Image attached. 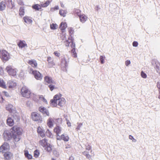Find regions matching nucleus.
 Returning <instances> with one entry per match:
<instances>
[{
    "mask_svg": "<svg viewBox=\"0 0 160 160\" xmlns=\"http://www.w3.org/2000/svg\"><path fill=\"white\" fill-rule=\"evenodd\" d=\"M62 130V128L58 126L57 125L53 129V132L56 133L57 138L59 136Z\"/></svg>",
    "mask_w": 160,
    "mask_h": 160,
    "instance_id": "f8f14e48",
    "label": "nucleus"
},
{
    "mask_svg": "<svg viewBox=\"0 0 160 160\" xmlns=\"http://www.w3.org/2000/svg\"><path fill=\"white\" fill-rule=\"evenodd\" d=\"M82 123H78V126L77 128H76V130L77 131H78L79 130H80L82 126Z\"/></svg>",
    "mask_w": 160,
    "mask_h": 160,
    "instance_id": "79ce46f5",
    "label": "nucleus"
},
{
    "mask_svg": "<svg viewBox=\"0 0 160 160\" xmlns=\"http://www.w3.org/2000/svg\"><path fill=\"white\" fill-rule=\"evenodd\" d=\"M54 54L56 56L59 57L60 56V53L58 52L57 51H55L54 52Z\"/></svg>",
    "mask_w": 160,
    "mask_h": 160,
    "instance_id": "3c124183",
    "label": "nucleus"
},
{
    "mask_svg": "<svg viewBox=\"0 0 160 160\" xmlns=\"http://www.w3.org/2000/svg\"><path fill=\"white\" fill-rule=\"evenodd\" d=\"M31 118L34 121L41 122L42 118L40 115L36 112H33L31 113Z\"/></svg>",
    "mask_w": 160,
    "mask_h": 160,
    "instance_id": "39448f33",
    "label": "nucleus"
},
{
    "mask_svg": "<svg viewBox=\"0 0 160 160\" xmlns=\"http://www.w3.org/2000/svg\"><path fill=\"white\" fill-rule=\"evenodd\" d=\"M4 100L3 98L2 95L0 93V102H3Z\"/></svg>",
    "mask_w": 160,
    "mask_h": 160,
    "instance_id": "49530a36",
    "label": "nucleus"
},
{
    "mask_svg": "<svg viewBox=\"0 0 160 160\" xmlns=\"http://www.w3.org/2000/svg\"><path fill=\"white\" fill-rule=\"evenodd\" d=\"M51 160H56L54 158H52L51 159Z\"/></svg>",
    "mask_w": 160,
    "mask_h": 160,
    "instance_id": "69168bd1",
    "label": "nucleus"
},
{
    "mask_svg": "<svg viewBox=\"0 0 160 160\" xmlns=\"http://www.w3.org/2000/svg\"><path fill=\"white\" fill-rule=\"evenodd\" d=\"M69 160H73V158L72 157H70L69 158Z\"/></svg>",
    "mask_w": 160,
    "mask_h": 160,
    "instance_id": "052dcab7",
    "label": "nucleus"
},
{
    "mask_svg": "<svg viewBox=\"0 0 160 160\" xmlns=\"http://www.w3.org/2000/svg\"><path fill=\"white\" fill-rule=\"evenodd\" d=\"M105 58V57L102 56H101L100 57V60L102 64L104 63V59Z\"/></svg>",
    "mask_w": 160,
    "mask_h": 160,
    "instance_id": "a19ab883",
    "label": "nucleus"
},
{
    "mask_svg": "<svg viewBox=\"0 0 160 160\" xmlns=\"http://www.w3.org/2000/svg\"><path fill=\"white\" fill-rule=\"evenodd\" d=\"M58 25L56 24L52 23L51 25L50 28L52 29H55L58 28Z\"/></svg>",
    "mask_w": 160,
    "mask_h": 160,
    "instance_id": "58836bf2",
    "label": "nucleus"
},
{
    "mask_svg": "<svg viewBox=\"0 0 160 160\" xmlns=\"http://www.w3.org/2000/svg\"><path fill=\"white\" fill-rule=\"evenodd\" d=\"M2 92L4 93L5 95L7 97H8L9 96V94L8 93V92L6 91H3Z\"/></svg>",
    "mask_w": 160,
    "mask_h": 160,
    "instance_id": "6e6d98bb",
    "label": "nucleus"
},
{
    "mask_svg": "<svg viewBox=\"0 0 160 160\" xmlns=\"http://www.w3.org/2000/svg\"><path fill=\"white\" fill-rule=\"evenodd\" d=\"M138 44V42L136 41L132 43L133 46L134 47H137Z\"/></svg>",
    "mask_w": 160,
    "mask_h": 160,
    "instance_id": "603ef678",
    "label": "nucleus"
},
{
    "mask_svg": "<svg viewBox=\"0 0 160 160\" xmlns=\"http://www.w3.org/2000/svg\"><path fill=\"white\" fill-rule=\"evenodd\" d=\"M67 27V24L65 22H61L59 27L60 29L62 30H64Z\"/></svg>",
    "mask_w": 160,
    "mask_h": 160,
    "instance_id": "a878e982",
    "label": "nucleus"
},
{
    "mask_svg": "<svg viewBox=\"0 0 160 160\" xmlns=\"http://www.w3.org/2000/svg\"><path fill=\"white\" fill-rule=\"evenodd\" d=\"M48 87L49 88L50 90L51 91H52L54 89L56 88L55 87V86L52 84H50L49 85Z\"/></svg>",
    "mask_w": 160,
    "mask_h": 160,
    "instance_id": "37998d69",
    "label": "nucleus"
},
{
    "mask_svg": "<svg viewBox=\"0 0 160 160\" xmlns=\"http://www.w3.org/2000/svg\"><path fill=\"white\" fill-rule=\"evenodd\" d=\"M80 21L82 23L85 22L88 19L87 17L84 14L79 15Z\"/></svg>",
    "mask_w": 160,
    "mask_h": 160,
    "instance_id": "4be33fe9",
    "label": "nucleus"
},
{
    "mask_svg": "<svg viewBox=\"0 0 160 160\" xmlns=\"http://www.w3.org/2000/svg\"><path fill=\"white\" fill-rule=\"evenodd\" d=\"M62 95L60 93L55 95L53 97V99L51 100L50 104L51 106L54 107L57 106V101H58V105L60 107H63L65 105L66 101L65 98H62Z\"/></svg>",
    "mask_w": 160,
    "mask_h": 160,
    "instance_id": "f03ea898",
    "label": "nucleus"
},
{
    "mask_svg": "<svg viewBox=\"0 0 160 160\" xmlns=\"http://www.w3.org/2000/svg\"><path fill=\"white\" fill-rule=\"evenodd\" d=\"M28 63L33 68H35L37 66L38 64L35 60H29Z\"/></svg>",
    "mask_w": 160,
    "mask_h": 160,
    "instance_id": "412c9836",
    "label": "nucleus"
},
{
    "mask_svg": "<svg viewBox=\"0 0 160 160\" xmlns=\"http://www.w3.org/2000/svg\"><path fill=\"white\" fill-rule=\"evenodd\" d=\"M0 87L4 89H6L7 88V86L5 82L3 79L1 78H0Z\"/></svg>",
    "mask_w": 160,
    "mask_h": 160,
    "instance_id": "5701e85b",
    "label": "nucleus"
},
{
    "mask_svg": "<svg viewBox=\"0 0 160 160\" xmlns=\"http://www.w3.org/2000/svg\"><path fill=\"white\" fill-rule=\"evenodd\" d=\"M71 53L72 56L75 58L77 57V54L75 51V48H73L71 50Z\"/></svg>",
    "mask_w": 160,
    "mask_h": 160,
    "instance_id": "f704fd0d",
    "label": "nucleus"
},
{
    "mask_svg": "<svg viewBox=\"0 0 160 160\" xmlns=\"http://www.w3.org/2000/svg\"><path fill=\"white\" fill-rule=\"evenodd\" d=\"M7 85L9 88H13L16 86L17 83L13 81L9 80L7 82Z\"/></svg>",
    "mask_w": 160,
    "mask_h": 160,
    "instance_id": "dca6fc26",
    "label": "nucleus"
},
{
    "mask_svg": "<svg viewBox=\"0 0 160 160\" xmlns=\"http://www.w3.org/2000/svg\"><path fill=\"white\" fill-rule=\"evenodd\" d=\"M158 98L160 99V95H159V96L158 97Z\"/></svg>",
    "mask_w": 160,
    "mask_h": 160,
    "instance_id": "774afa93",
    "label": "nucleus"
},
{
    "mask_svg": "<svg viewBox=\"0 0 160 160\" xmlns=\"http://www.w3.org/2000/svg\"><path fill=\"white\" fill-rule=\"evenodd\" d=\"M22 133L20 128L15 125L10 129L9 132H4V137L5 135L7 136V139L8 140H10L11 138H12L16 142H18L20 140V136L21 135Z\"/></svg>",
    "mask_w": 160,
    "mask_h": 160,
    "instance_id": "f257e3e1",
    "label": "nucleus"
},
{
    "mask_svg": "<svg viewBox=\"0 0 160 160\" xmlns=\"http://www.w3.org/2000/svg\"><path fill=\"white\" fill-rule=\"evenodd\" d=\"M32 73L34 75L35 78L38 80H41L42 79V76L41 73L36 70L33 71Z\"/></svg>",
    "mask_w": 160,
    "mask_h": 160,
    "instance_id": "9d476101",
    "label": "nucleus"
},
{
    "mask_svg": "<svg viewBox=\"0 0 160 160\" xmlns=\"http://www.w3.org/2000/svg\"><path fill=\"white\" fill-rule=\"evenodd\" d=\"M3 156L5 160H9L13 157V155L10 152H6L4 153Z\"/></svg>",
    "mask_w": 160,
    "mask_h": 160,
    "instance_id": "9b49d317",
    "label": "nucleus"
},
{
    "mask_svg": "<svg viewBox=\"0 0 160 160\" xmlns=\"http://www.w3.org/2000/svg\"><path fill=\"white\" fill-rule=\"evenodd\" d=\"M52 146L50 144L48 143L45 147V149L48 152H51L52 151Z\"/></svg>",
    "mask_w": 160,
    "mask_h": 160,
    "instance_id": "cd10ccee",
    "label": "nucleus"
},
{
    "mask_svg": "<svg viewBox=\"0 0 160 160\" xmlns=\"http://www.w3.org/2000/svg\"><path fill=\"white\" fill-rule=\"evenodd\" d=\"M57 139L59 140H63L64 142H68L69 141V138L68 135L63 134L60 136H58L57 138Z\"/></svg>",
    "mask_w": 160,
    "mask_h": 160,
    "instance_id": "1a4fd4ad",
    "label": "nucleus"
},
{
    "mask_svg": "<svg viewBox=\"0 0 160 160\" xmlns=\"http://www.w3.org/2000/svg\"><path fill=\"white\" fill-rule=\"evenodd\" d=\"M6 108H7V110H8L9 111H11V109H8L7 107H6Z\"/></svg>",
    "mask_w": 160,
    "mask_h": 160,
    "instance_id": "338daca9",
    "label": "nucleus"
},
{
    "mask_svg": "<svg viewBox=\"0 0 160 160\" xmlns=\"http://www.w3.org/2000/svg\"><path fill=\"white\" fill-rule=\"evenodd\" d=\"M88 151H85L82 152V154L86 157L87 158L90 160L91 159L92 155H90Z\"/></svg>",
    "mask_w": 160,
    "mask_h": 160,
    "instance_id": "393cba45",
    "label": "nucleus"
},
{
    "mask_svg": "<svg viewBox=\"0 0 160 160\" xmlns=\"http://www.w3.org/2000/svg\"><path fill=\"white\" fill-rule=\"evenodd\" d=\"M24 21L27 23L29 24L32 22V20L29 17L25 16L23 18Z\"/></svg>",
    "mask_w": 160,
    "mask_h": 160,
    "instance_id": "bb28decb",
    "label": "nucleus"
},
{
    "mask_svg": "<svg viewBox=\"0 0 160 160\" xmlns=\"http://www.w3.org/2000/svg\"><path fill=\"white\" fill-rule=\"evenodd\" d=\"M39 155V151L38 150H36L34 151V156L35 158H38Z\"/></svg>",
    "mask_w": 160,
    "mask_h": 160,
    "instance_id": "e433bc0d",
    "label": "nucleus"
},
{
    "mask_svg": "<svg viewBox=\"0 0 160 160\" xmlns=\"http://www.w3.org/2000/svg\"><path fill=\"white\" fill-rule=\"evenodd\" d=\"M39 110L43 115H45V116H49V112L46 108L43 107H41L39 108Z\"/></svg>",
    "mask_w": 160,
    "mask_h": 160,
    "instance_id": "4468645a",
    "label": "nucleus"
},
{
    "mask_svg": "<svg viewBox=\"0 0 160 160\" xmlns=\"http://www.w3.org/2000/svg\"><path fill=\"white\" fill-rule=\"evenodd\" d=\"M19 47L22 48L27 46V44L24 41H20L18 44Z\"/></svg>",
    "mask_w": 160,
    "mask_h": 160,
    "instance_id": "c85d7f7f",
    "label": "nucleus"
},
{
    "mask_svg": "<svg viewBox=\"0 0 160 160\" xmlns=\"http://www.w3.org/2000/svg\"><path fill=\"white\" fill-rule=\"evenodd\" d=\"M52 9H54V10H58L59 9V7L58 6H57L55 8H52Z\"/></svg>",
    "mask_w": 160,
    "mask_h": 160,
    "instance_id": "13d9d810",
    "label": "nucleus"
},
{
    "mask_svg": "<svg viewBox=\"0 0 160 160\" xmlns=\"http://www.w3.org/2000/svg\"><path fill=\"white\" fill-rule=\"evenodd\" d=\"M5 70L9 75L12 76H16L18 72L16 68H14L11 66H7L5 68Z\"/></svg>",
    "mask_w": 160,
    "mask_h": 160,
    "instance_id": "423d86ee",
    "label": "nucleus"
},
{
    "mask_svg": "<svg viewBox=\"0 0 160 160\" xmlns=\"http://www.w3.org/2000/svg\"><path fill=\"white\" fill-rule=\"evenodd\" d=\"M18 3L20 5H24L23 2L22 0H17Z\"/></svg>",
    "mask_w": 160,
    "mask_h": 160,
    "instance_id": "a18cd8bd",
    "label": "nucleus"
},
{
    "mask_svg": "<svg viewBox=\"0 0 160 160\" xmlns=\"http://www.w3.org/2000/svg\"><path fill=\"white\" fill-rule=\"evenodd\" d=\"M65 62V67H67L68 66V63L66 60H64Z\"/></svg>",
    "mask_w": 160,
    "mask_h": 160,
    "instance_id": "bf43d9fd",
    "label": "nucleus"
},
{
    "mask_svg": "<svg viewBox=\"0 0 160 160\" xmlns=\"http://www.w3.org/2000/svg\"><path fill=\"white\" fill-rule=\"evenodd\" d=\"M21 94L23 97L29 98H30L32 93L28 88L25 87H23L21 89Z\"/></svg>",
    "mask_w": 160,
    "mask_h": 160,
    "instance_id": "20e7f679",
    "label": "nucleus"
},
{
    "mask_svg": "<svg viewBox=\"0 0 160 160\" xmlns=\"http://www.w3.org/2000/svg\"><path fill=\"white\" fill-rule=\"evenodd\" d=\"M85 149L87 151H90V152L92 153V150L91 146L88 144H87L85 145Z\"/></svg>",
    "mask_w": 160,
    "mask_h": 160,
    "instance_id": "473e14b6",
    "label": "nucleus"
},
{
    "mask_svg": "<svg viewBox=\"0 0 160 160\" xmlns=\"http://www.w3.org/2000/svg\"><path fill=\"white\" fill-rule=\"evenodd\" d=\"M44 80L48 84H55V82L52 80V78L49 76H45L44 78Z\"/></svg>",
    "mask_w": 160,
    "mask_h": 160,
    "instance_id": "a211bd4d",
    "label": "nucleus"
},
{
    "mask_svg": "<svg viewBox=\"0 0 160 160\" xmlns=\"http://www.w3.org/2000/svg\"><path fill=\"white\" fill-rule=\"evenodd\" d=\"M9 145L7 142H4L0 147V151L1 152H3L5 151H7L9 149Z\"/></svg>",
    "mask_w": 160,
    "mask_h": 160,
    "instance_id": "6e6552de",
    "label": "nucleus"
},
{
    "mask_svg": "<svg viewBox=\"0 0 160 160\" xmlns=\"http://www.w3.org/2000/svg\"><path fill=\"white\" fill-rule=\"evenodd\" d=\"M69 32L70 34H72L73 32V28H68Z\"/></svg>",
    "mask_w": 160,
    "mask_h": 160,
    "instance_id": "8fccbe9b",
    "label": "nucleus"
},
{
    "mask_svg": "<svg viewBox=\"0 0 160 160\" xmlns=\"http://www.w3.org/2000/svg\"><path fill=\"white\" fill-rule=\"evenodd\" d=\"M71 148V146L69 144H67L66 145L65 148L66 149H68L69 148Z\"/></svg>",
    "mask_w": 160,
    "mask_h": 160,
    "instance_id": "4d7b16f0",
    "label": "nucleus"
},
{
    "mask_svg": "<svg viewBox=\"0 0 160 160\" xmlns=\"http://www.w3.org/2000/svg\"><path fill=\"white\" fill-rule=\"evenodd\" d=\"M38 134L42 138L45 137L46 136L44 130L40 126H38L37 130Z\"/></svg>",
    "mask_w": 160,
    "mask_h": 160,
    "instance_id": "0eeeda50",
    "label": "nucleus"
},
{
    "mask_svg": "<svg viewBox=\"0 0 160 160\" xmlns=\"http://www.w3.org/2000/svg\"><path fill=\"white\" fill-rule=\"evenodd\" d=\"M158 88L159 89V94L160 95V87L159 86H158Z\"/></svg>",
    "mask_w": 160,
    "mask_h": 160,
    "instance_id": "0e129e2a",
    "label": "nucleus"
},
{
    "mask_svg": "<svg viewBox=\"0 0 160 160\" xmlns=\"http://www.w3.org/2000/svg\"><path fill=\"white\" fill-rule=\"evenodd\" d=\"M5 2L8 7H10V5L11 4L12 6L11 8V9H13L15 7V5L14 3L12 2V0H5Z\"/></svg>",
    "mask_w": 160,
    "mask_h": 160,
    "instance_id": "b1692460",
    "label": "nucleus"
},
{
    "mask_svg": "<svg viewBox=\"0 0 160 160\" xmlns=\"http://www.w3.org/2000/svg\"><path fill=\"white\" fill-rule=\"evenodd\" d=\"M67 11L66 10H60L59 11V14L61 16H62L63 17L66 16V14L67 13Z\"/></svg>",
    "mask_w": 160,
    "mask_h": 160,
    "instance_id": "72a5a7b5",
    "label": "nucleus"
},
{
    "mask_svg": "<svg viewBox=\"0 0 160 160\" xmlns=\"http://www.w3.org/2000/svg\"><path fill=\"white\" fill-rule=\"evenodd\" d=\"M54 122V120L51 118H49L47 121V124L49 128H52L53 127Z\"/></svg>",
    "mask_w": 160,
    "mask_h": 160,
    "instance_id": "f3484780",
    "label": "nucleus"
},
{
    "mask_svg": "<svg viewBox=\"0 0 160 160\" xmlns=\"http://www.w3.org/2000/svg\"><path fill=\"white\" fill-rule=\"evenodd\" d=\"M68 41H66L65 42L66 43V45L67 46H70L72 49L75 48V45L74 43L72 41H71L69 42H68Z\"/></svg>",
    "mask_w": 160,
    "mask_h": 160,
    "instance_id": "aec40b11",
    "label": "nucleus"
},
{
    "mask_svg": "<svg viewBox=\"0 0 160 160\" xmlns=\"http://www.w3.org/2000/svg\"><path fill=\"white\" fill-rule=\"evenodd\" d=\"M9 53L6 50H0V58L3 61H7L10 58Z\"/></svg>",
    "mask_w": 160,
    "mask_h": 160,
    "instance_id": "7ed1b4c3",
    "label": "nucleus"
},
{
    "mask_svg": "<svg viewBox=\"0 0 160 160\" xmlns=\"http://www.w3.org/2000/svg\"><path fill=\"white\" fill-rule=\"evenodd\" d=\"M7 124L10 127L13 126L14 124V122L13 119L10 117H8L7 120Z\"/></svg>",
    "mask_w": 160,
    "mask_h": 160,
    "instance_id": "6ab92c4d",
    "label": "nucleus"
},
{
    "mask_svg": "<svg viewBox=\"0 0 160 160\" xmlns=\"http://www.w3.org/2000/svg\"><path fill=\"white\" fill-rule=\"evenodd\" d=\"M32 8L37 10H39L41 8L40 6L38 4H36L32 6Z\"/></svg>",
    "mask_w": 160,
    "mask_h": 160,
    "instance_id": "ea45409f",
    "label": "nucleus"
},
{
    "mask_svg": "<svg viewBox=\"0 0 160 160\" xmlns=\"http://www.w3.org/2000/svg\"><path fill=\"white\" fill-rule=\"evenodd\" d=\"M56 120L57 121H59L60 122H61L62 121L61 119H59V118L56 119Z\"/></svg>",
    "mask_w": 160,
    "mask_h": 160,
    "instance_id": "680f3d73",
    "label": "nucleus"
},
{
    "mask_svg": "<svg viewBox=\"0 0 160 160\" xmlns=\"http://www.w3.org/2000/svg\"><path fill=\"white\" fill-rule=\"evenodd\" d=\"M61 7H62V8L64 7V4H63V3H61Z\"/></svg>",
    "mask_w": 160,
    "mask_h": 160,
    "instance_id": "e2e57ef3",
    "label": "nucleus"
},
{
    "mask_svg": "<svg viewBox=\"0 0 160 160\" xmlns=\"http://www.w3.org/2000/svg\"><path fill=\"white\" fill-rule=\"evenodd\" d=\"M129 139L132 140V141L135 142L136 141V140L132 136L130 135L129 136Z\"/></svg>",
    "mask_w": 160,
    "mask_h": 160,
    "instance_id": "09e8293b",
    "label": "nucleus"
},
{
    "mask_svg": "<svg viewBox=\"0 0 160 160\" xmlns=\"http://www.w3.org/2000/svg\"><path fill=\"white\" fill-rule=\"evenodd\" d=\"M141 76L143 78H145L147 77V75L143 71H142L141 72Z\"/></svg>",
    "mask_w": 160,
    "mask_h": 160,
    "instance_id": "c03bdc74",
    "label": "nucleus"
},
{
    "mask_svg": "<svg viewBox=\"0 0 160 160\" xmlns=\"http://www.w3.org/2000/svg\"><path fill=\"white\" fill-rule=\"evenodd\" d=\"M66 120H67V123L68 126V127L71 126V122H70V121L67 119Z\"/></svg>",
    "mask_w": 160,
    "mask_h": 160,
    "instance_id": "864d4df0",
    "label": "nucleus"
},
{
    "mask_svg": "<svg viewBox=\"0 0 160 160\" xmlns=\"http://www.w3.org/2000/svg\"><path fill=\"white\" fill-rule=\"evenodd\" d=\"M48 140L47 139L44 138L40 140L39 141V143L40 146L44 148L48 144Z\"/></svg>",
    "mask_w": 160,
    "mask_h": 160,
    "instance_id": "ddd939ff",
    "label": "nucleus"
},
{
    "mask_svg": "<svg viewBox=\"0 0 160 160\" xmlns=\"http://www.w3.org/2000/svg\"><path fill=\"white\" fill-rule=\"evenodd\" d=\"M19 15L20 16H23L24 14V9L23 7H21L20 8L19 10Z\"/></svg>",
    "mask_w": 160,
    "mask_h": 160,
    "instance_id": "c9c22d12",
    "label": "nucleus"
},
{
    "mask_svg": "<svg viewBox=\"0 0 160 160\" xmlns=\"http://www.w3.org/2000/svg\"><path fill=\"white\" fill-rule=\"evenodd\" d=\"M24 155L25 157L28 159H31L32 158V156L28 153V150L24 151Z\"/></svg>",
    "mask_w": 160,
    "mask_h": 160,
    "instance_id": "7c9ffc66",
    "label": "nucleus"
},
{
    "mask_svg": "<svg viewBox=\"0 0 160 160\" xmlns=\"http://www.w3.org/2000/svg\"><path fill=\"white\" fill-rule=\"evenodd\" d=\"M47 61L48 62V68H52L55 65V63L53 61V60L51 57H48Z\"/></svg>",
    "mask_w": 160,
    "mask_h": 160,
    "instance_id": "2eb2a0df",
    "label": "nucleus"
},
{
    "mask_svg": "<svg viewBox=\"0 0 160 160\" xmlns=\"http://www.w3.org/2000/svg\"><path fill=\"white\" fill-rule=\"evenodd\" d=\"M50 2L49 1H47L45 3L42 4L41 6L43 7H47L50 3Z\"/></svg>",
    "mask_w": 160,
    "mask_h": 160,
    "instance_id": "4c0bfd02",
    "label": "nucleus"
},
{
    "mask_svg": "<svg viewBox=\"0 0 160 160\" xmlns=\"http://www.w3.org/2000/svg\"><path fill=\"white\" fill-rule=\"evenodd\" d=\"M46 134L47 136L49 138H52L53 137V135L51 131L48 129L46 132Z\"/></svg>",
    "mask_w": 160,
    "mask_h": 160,
    "instance_id": "2f4dec72",
    "label": "nucleus"
},
{
    "mask_svg": "<svg viewBox=\"0 0 160 160\" xmlns=\"http://www.w3.org/2000/svg\"><path fill=\"white\" fill-rule=\"evenodd\" d=\"M156 70L158 72H160L159 74L160 75V65L156 66Z\"/></svg>",
    "mask_w": 160,
    "mask_h": 160,
    "instance_id": "de8ad7c7",
    "label": "nucleus"
},
{
    "mask_svg": "<svg viewBox=\"0 0 160 160\" xmlns=\"http://www.w3.org/2000/svg\"><path fill=\"white\" fill-rule=\"evenodd\" d=\"M131 63L130 61V60H127L126 61L125 64L127 66H128V65H129Z\"/></svg>",
    "mask_w": 160,
    "mask_h": 160,
    "instance_id": "5fc2aeb1",
    "label": "nucleus"
},
{
    "mask_svg": "<svg viewBox=\"0 0 160 160\" xmlns=\"http://www.w3.org/2000/svg\"><path fill=\"white\" fill-rule=\"evenodd\" d=\"M6 2H2L0 3V11H2L5 9L6 8Z\"/></svg>",
    "mask_w": 160,
    "mask_h": 160,
    "instance_id": "c756f323",
    "label": "nucleus"
}]
</instances>
